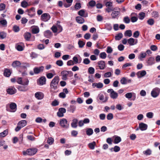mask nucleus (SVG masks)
Wrapping results in <instances>:
<instances>
[{
  "mask_svg": "<svg viewBox=\"0 0 160 160\" xmlns=\"http://www.w3.org/2000/svg\"><path fill=\"white\" fill-rule=\"evenodd\" d=\"M59 81V78L58 76H56L52 79L50 84L51 89L54 90L57 89L58 84Z\"/></svg>",
  "mask_w": 160,
  "mask_h": 160,
  "instance_id": "obj_1",
  "label": "nucleus"
},
{
  "mask_svg": "<svg viewBox=\"0 0 160 160\" xmlns=\"http://www.w3.org/2000/svg\"><path fill=\"white\" fill-rule=\"evenodd\" d=\"M38 151V150L37 148H31L27 149L26 151H23L22 153L24 155L33 156L37 153Z\"/></svg>",
  "mask_w": 160,
  "mask_h": 160,
  "instance_id": "obj_2",
  "label": "nucleus"
},
{
  "mask_svg": "<svg viewBox=\"0 0 160 160\" xmlns=\"http://www.w3.org/2000/svg\"><path fill=\"white\" fill-rule=\"evenodd\" d=\"M112 13L111 16L112 19H118L121 13L120 8H114L112 10Z\"/></svg>",
  "mask_w": 160,
  "mask_h": 160,
  "instance_id": "obj_3",
  "label": "nucleus"
},
{
  "mask_svg": "<svg viewBox=\"0 0 160 160\" xmlns=\"http://www.w3.org/2000/svg\"><path fill=\"white\" fill-rule=\"evenodd\" d=\"M105 3V5L107 7L105 9V11L108 13L111 12L112 9L114 8L112 6V2L110 1H108L106 2Z\"/></svg>",
  "mask_w": 160,
  "mask_h": 160,
  "instance_id": "obj_4",
  "label": "nucleus"
},
{
  "mask_svg": "<svg viewBox=\"0 0 160 160\" xmlns=\"http://www.w3.org/2000/svg\"><path fill=\"white\" fill-rule=\"evenodd\" d=\"M50 15L48 13H45L42 14L41 16V20L44 22L48 21L50 18Z\"/></svg>",
  "mask_w": 160,
  "mask_h": 160,
  "instance_id": "obj_5",
  "label": "nucleus"
},
{
  "mask_svg": "<svg viewBox=\"0 0 160 160\" xmlns=\"http://www.w3.org/2000/svg\"><path fill=\"white\" fill-rule=\"evenodd\" d=\"M60 124L63 128H67L69 127V124L68 123V121L66 119L62 118L60 119Z\"/></svg>",
  "mask_w": 160,
  "mask_h": 160,
  "instance_id": "obj_6",
  "label": "nucleus"
},
{
  "mask_svg": "<svg viewBox=\"0 0 160 160\" xmlns=\"http://www.w3.org/2000/svg\"><path fill=\"white\" fill-rule=\"evenodd\" d=\"M160 89L158 88H156L153 89L151 92V95L153 98L157 97L159 94Z\"/></svg>",
  "mask_w": 160,
  "mask_h": 160,
  "instance_id": "obj_7",
  "label": "nucleus"
},
{
  "mask_svg": "<svg viewBox=\"0 0 160 160\" xmlns=\"http://www.w3.org/2000/svg\"><path fill=\"white\" fill-rule=\"evenodd\" d=\"M107 92L108 93H110V95L111 98L114 99L118 98V93L115 92L113 89H108Z\"/></svg>",
  "mask_w": 160,
  "mask_h": 160,
  "instance_id": "obj_8",
  "label": "nucleus"
},
{
  "mask_svg": "<svg viewBox=\"0 0 160 160\" xmlns=\"http://www.w3.org/2000/svg\"><path fill=\"white\" fill-rule=\"evenodd\" d=\"M62 74V79L66 80L67 79V76L69 74H71V76L73 75V73L71 71H64L61 72Z\"/></svg>",
  "mask_w": 160,
  "mask_h": 160,
  "instance_id": "obj_9",
  "label": "nucleus"
},
{
  "mask_svg": "<svg viewBox=\"0 0 160 160\" xmlns=\"http://www.w3.org/2000/svg\"><path fill=\"white\" fill-rule=\"evenodd\" d=\"M66 112V109L64 108H61L59 109L57 113V116L59 117L63 116V113Z\"/></svg>",
  "mask_w": 160,
  "mask_h": 160,
  "instance_id": "obj_10",
  "label": "nucleus"
},
{
  "mask_svg": "<svg viewBox=\"0 0 160 160\" xmlns=\"http://www.w3.org/2000/svg\"><path fill=\"white\" fill-rule=\"evenodd\" d=\"M44 69V67L42 66L39 67H36L33 68V71L35 74H38L41 72Z\"/></svg>",
  "mask_w": 160,
  "mask_h": 160,
  "instance_id": "obj_11",
  "label": "nucleus"
},
{
  "mask_svg": "<svg viewBox=\"0 0 160 160\" xmlns=\"http://www.w3.org/2000/svg\"><path fill=\"white\" fill-rule=\"evenodd\" d=\"M35 97L37 99L41 100L43 98L44 95L42 92H38L35 93Z\"/></svg>",
  "mask_w": 160,
  "mask_h": 160,
  "instance_id": "obj_12",
  "label": "nucleus"
},
{
  "mask_svg": "<svg viewBox=\"0 0 160 160\" xmlns=\"http://www.w3.org/2000/svg\"><path fill=\"white\" fill-rule=\"evenodd\" d=\"M9 108L11 111V112H14L17 110V105L14 102H11L9 104Z\"/></svg>",
  "mask_w": 160,
  "mask_h": 160,
  "instance_id": "obj_13",
  "label": "nucleus"
},
{
  "mask_svg": "<svg viewBox=\"0 0 160 160\" xmlns=\"http://www.w3.org/2000/svg\"><path fill=\"white\" fill-rule=\"evenodd\" d=\"M78 14L81 17L86 18L88 17V13L85 12L84 9H81L78 12Z\"/></svg>",
  "mask_w": 160,
  "mask_h": 160,
  "instance_id": "obj_14",
  "label": "nucleus"
},
{
  "mask_svg": "<svg viewBox=\"0 0 160 160\" xmlns=\"http://www.w3.org/2000/svg\"><path fill=\"white\" fill-rule=\"evenodd\" d=\"M98 64L99 69L101 70L104 69L105 67V62L104 61L101 60L98 62Z\"/></svg>",
  "mask_w": 160,
  "mask_h": 160,
  "instance_id": "obj_15",
  "label": "nucleus"
},
{
  "mask_svg": "<svg viewBox=\"0 0 160 160\" xmlns=\"http://www.w3.org/2000/svg\"><path fill=\"white\" fill-rule=\"evenodd\" d=\"M46 78L44 76H42L40 78L38 79V83H39L40 85H43L45 84L46 83Z\"/></svg>",
  "mask_w": 160,
  "mask_h": 160,
  "instance_id": "obj_16",
  "label": "nucleus"
},
{
  "mask_svg": "<svg viewBox=\"0 0 160 160\" xmlns=\"http://www.w3.org/2000/svg\"><path fill=\"white\" fill-rule=\"evenodd\" d=\"M12 73V71L8 68H5L3 72L4 75L6 77H9Z\"/></svg>",
  "mask_w": 160,
  "mask_h": 160,
  "instance_id": "obj_17",
  "label": "nucleus"
},
{
  "mask_svg": "<svg viewBox=\"0 0 160 160\" xmlns=\"http://www.w3.org/2000/svg\"><path fill=\"white\" fill-rule=\"evenodd\" d=\"M139 127L141 131H144L147 129L148 125L146 124L141 122L139 124Z\"/></svg>",
  "mask_w": 160,
  "mask_h": 160,
  "instance_id": "obj_18",
  "label": "nucleus"
},
{
  "mask_svg": "<svg viewBox=\"0 0 160 160\" xmlns=\"http://www.w3.org/2000/svg\"><path fill=\"white\" fill-rule=\"evenodd\" d=\"M7 92L9 94L13 95L16 92V90L15 88H8L7 90Z\"/></svg>",
  "mask_w": 160,
  "mask_h": 160,
  "instance_id": "obj_19",
  "label": "nucleus"
},
{
  "mask_svg": "<svg viewBox=\"0 0 160 160\" xmlns=\"http://www.w3.org/2000/svg\"><path fill=\"white\" fill-rule=\"evenodd\" d=\"M146 74V72L145 70H142L138 71L136 74L138 78H141L144 76Z\"/></svg>",
  "mask_w": 160,
  "mask_h": 160,
  "instance_id": "obj_20",
  "label": "nucleus"
},
{
  "mask_svg": "<svg viewBox=\"0 0 160 160\" xmlns=\"http://www.w3.org/2000/svg\"><path fill=\"white\" fill-rule=\"evenodd\" d=\"M76 20L78 23L79 24H82L85 22L84 19L80 16L76 17Z\"/></svg>",
  "mask_w": 160,
  "mask_h": 160,
  "instance_id": "obj_21",
  "label": "nucleus"
},
{
  "mask_svg": "<svg viewBox=\"0 0 160 160\" xmlns=\"http://www.w3.org/2000/svg\"><path fill=\"white\" fill-rule=\"evenodd\" d=\"M147 63L149 65H152L155 63L154 58L152 57H150L147 60Z\"/></svg>",
  "mask_w": 160,
  "mask_h": 160,
  "instance_id": "obj_22",
  "label": "nucleus"
},
{
  "mask_svg": "<svg viewBox=\"0 0 160 160\" xmlns=\"http://www.w3.org/2000/svg\"><path fill=\"white\" fill-rule=\"evenodd\" d=\"M78 122V120L77 118L73 119L71 124V127L73 128H76L77 127Z\"/></svg>",
  "mask_w": 160,
  "mask_h": 160,
  "instance_id": "obj_23",
  "label": "nucleus"
},
{
  "mask_svg": "<svg viewBox=\"0 0 160 160\" xmlns=\"http://www.w3.org/2000/svg\"><path fill=\"white\" fill-rule=\"evenodd\" d=\"M18 90L22 92H25L28 90V88L26 86H18L17 88Z\"/></svg>",
  "mask_w": 160,
  "mask_h": 160,
  "instance_id": "obj_24",
  "label": "nucleus"
},
{
  "mask_svg": "<svg viewBox=\"0 0 160 160\" xmlns=\"http://www.w3.org/2000/svg\"><path fill=\"white\" fill-rule=\"evenodd\" d=\"M92 86L93 87H96L98 88H101L103 87V84L102 83L99 82L98 83H93Z\"/></svg>",
  "mask_w": 160,
  "mask_h": 160,
  "instance_id": "obj_25",
  "label": "nucleus"
},
{
  "mask_svg": "<svg viewBox=\"0 0 160 160\" xmlns=\"http://www.w3.org/2000/svg\"><path fill=\"white\" fill-rule=\"evenodd\" d=\"M76 107L74 105H71L67 108V111L73 113L75 110Z\"/></svg>",
  "mask_w": 160,
  "mask_h": 160,
  "instance_id": "obj_26",
  "label": "nucleus"
},
{
  "mask_svg": "<svg viewBox=\"0 0 160 160\" xmlns=\"http://www.w3.org/2000/svg\"><path fill=\"white\" fill-rule=\"evenodd\" d=\"M44 35L47 38H49L52 36V33L50 30H48L44 32Z\"/></svg>",
  "mask_w": 160,
  "mask_h": 160,
  "instance_id": "obj_27",
  "label": "nucleus"
},
{
  "mask_svg": "<svg viewBox=\"0 0 160 160\" xmlns=\"http://www.w3.org/2000/svg\"><path fill=\"white\" fill-rule=\"evenodd\" d=\"M18 124L22 128L26 125L27 121L26 120H22L19 121Z\"/></svg>",
  "mask_w": 160,
  "mask_h": 160,
  "instance_id": "obj_28",
  "label": "nucleus"
},
{
  "mask_svg": "<svg viewBox=\"0 0 160 160\" xmlns=\"http://www.w3.org/2000/svg\"><path fill=\"white\" fill-rule=\"evenodd\" d=\"M21 65L20 62L18 61H14L12 63V65L14 68H16L17 67H19Z\"/></svg>",
  "mask_w": 160,
  "mask_h": 160,
  "instance_id": "obj_29",
  "label": "nucleus"
},
{
  "mask_svg": "<svg viewBox=\"0 0 160 160\" xmlns=\"http://www.w3.org/2000/svg\"><path fill=\"white\" fill-rule=\"evenodd\" d=\"M96 145V142L93 141L91 143H90L88 144V146L89 148L91 149H94L95 148V146Z\"/></svg>",
  "mask_w": 160,
  "mask_h": 160,
  "instance_id": "obj_30",
  "label": "nucleus"
},
{
  "mask_svg": "<svg viewBox=\"0 0 160 160\" xmlns=\"http://www.w3.org/2000/svg\"><path fill=\"white\" fill-rule=\"evenodd\" d=\"M24 37L25 39L29 41L31 37V34L29 32H26L24 34Z\"/></svg>",
  "mask_w": 160,
  "mask_h": 160,
  "instance_id": "obj_31",
  "label": "nucleus"
},
{
  "mask_svg": "<svg viewBox=\"0 0 160 160\" xmlns=\"http://www.w3.org/2000/svg\"><path fill=\"white\" fill-rule=\"evenodd\" d=\"M121 141V138L120 137L118 136H115L114 140V143L117 144L120 142Z\"/></svg>",
  "mask_w": 160,
  "mask_h": 160,
  "instance_id": "obj_32",
  "label": "nucleus"
},
{
  "mask_svg": "<svg viewBox=\"0 0 160 160\" xmlns=\"http://www.w3.org/2000/svg\"><path fill=\"white\" fill-rule=\"evenodd\" d=\"M86 134L88 136H90L93 133V130L91 128H88L86 130Z\"/></svg>",
  "mask_w": 160,
  "mask_h": 160,
  "instance_id": "obj_33",
  "label": "nucleus"
},
{
  "mask_svg": "<svg viewBox=\"0 0 160 160\" xmlns=\"http://www.w3.org/2000/svg\"><path fill=\"white\" fill-rule=\"evenodd\" d=\"M8 133V130L6 129L4 130L2 132L0 133V138L6 136Z\"/></svg>",
  "mask_w": 160,
  "mask_h": 160,
  "instance_id": "obj_34",
  "label": "nucleus"
},
{
  "mask_svg": "<svg viewBox=\"0 0 160 160\" xmlns=\"http://www.w3.org/2000/svg\"><path fill=\"white\" fill-rule=\"evenodd\" d=\"M123 37V35L122 33H119L117 34L115 37L116 40H119Z\"/></svg>",
  "mask_w": 160,
  "mask_h": 160,
  "instance_id": "obj_35",
  "label": "nucleus"
},
{
  "mask_svg": "<svg viewBox=\"0 0 160 160\" xmlns=\"http://www.w3.org/2000/svg\"><path fill=\"white\" fill-rule=\"evenodd\" d=\"M124 35L125 36H128L130 37L132 35V32L131 30H127L125 31L124 33Z\"/></svg>",
  "mask_w": 160,
  "mask_h": 160,
  "instance_id": "obj_36",
  "label": "nucleus"
},
{
  "mask_svg": "<svg viewBox=\"0 0 160 160\" xmlns=\"http://www.w3.org/2000/svg\"><path fill=\"white\" fill-rule=\"evenodd\" d=\"M7 33L4 32H0V38L2 39H3L6 37Z\"/></svg>",
  "mask_w": 160,
  "mask_h": 160,
  "instance_id": "obj_37",
  "label": "nucleus"
},
{
  "mask_svg": "<svg viewBox=\"0 0 160 160\" xmlns=\"http://www.w3.org/2000/svg\"><path fill=\"white\" fill-rule=\"evenodd\" d=\"M134 39L132 38H130L128 40V43L131 45H134Z\"/></svg>",
  "mask_w": 160,
  "mask_h": 160,
  "instance_id": "obj_38",
  "label": "nucleus"
},
{
  "mask_svg": "<svg viewBox=\"0 0 160 160\" xmlns=\"http://www.w3.org/2000/svg\"><path fill=\"white\" fill-rule=\"evenodd\" d=\"M78 44L79 47L80 48H82L85 45V43L82 41L79 40L78 42Z\"/></svg>",
  "mask_w": 160,
  "mask_h": 160,
  "instance_id": "obj_39",
  "label": "nucleus"
},
{
  "mask_svg": "<svg viewBox=\"0 0 160 160\" xmlns=\"http://www.w3.org/2000/svg\"><path fill=\"white\" fill-rule=\"evenodd\" d=\"M95 69L94 68L92 67H89L88 69V72L89 73L92 74L94 73Z\"/></svg>",
  "mask_w": 160,
  "mask_h": 160,
  "instance_id": "obj_40",
  "label": "nucleus"
},
{
  "mask_svg": "<svg viewBox=\"0 0 160 160\" xmlns=\"http://www.w3.org/2000/svg\"><path fill=\"white\" fill-rule=\"evenodd\" d=\"M81 8V3L79 2L76 3L74 6V8L76 10L80 9Z\"/></svg>",
  "mask_w": 160,
  "mask_h": 160,
  "instance_id": "obj_41",
  "label": "nucleus"
},
{
  "mask_svg": "<svg viewBox=\"0 0 160 160\" xmlns=\"http://www.w3.org/2000/svg\"><path fill=\"white\" fill-rule=\"evenodd\" d=\"M145 17V13L144 12H141L139 14V18L140 20H142Z\"/></svg>",
  "mask_w": 160,
  "mask_h": 160,
  "instance_id": "obj_42",
  "label": "nucleus"
},
{
  "mask_svg": "<svg viewBox=\"0 0 160 160\" xmlns=\"http://www.w3.org/2000/svg\"><path fill=\"white\" fill-rule=\"evenodd\" d=\"M0 23L3 26H6L7 24V22L6 20L2 19L0 21Z\"/></svg>",
  "mask_w": 160,
  "mask_h": 160,
  "instance_id": "obj_43",
  "label": "nucleus"
},
{
  "mask_svg": "<svg viewBox=\"0 0 160 160\" xmlns=\"http://www.w3.org/2000/svg\"><path fill=\"white\" fill-rule=\"evenodd\" d=\"M121 83L122 84H125L127 83V80L125 78H122L120 81Z\"/></svg>",
  "mask_w": 160,
  "mask_h": 160,
  "instance_id": "obj_44",
  "label": "nucleus"
},
{
  "mask_svg": "<svg viewBox=\"0 0 160 160\" xmlns=\"http://www.w3.org/2000/svg\"><path fill=\"white\" fill-rule=\"evenodd\" d=\"M123 21L126 23H128L130 22V19L128 16L124 17L123 18Z\"/></svg>",
  "mask_w": 160,
  "mask_h": 160,
  "instance_id": "obj_45",
  "label": "nucleus"
},
{
  "mask_svg": "<svg viewBox=\"0 0 160 160\" xmlns=\"http://www.w3.org/2000/svg\"><path fill=\"white\" fill-rule=\"evenodd\" d=\"M107 54L105 52H102L100 53L99 55L100 57L102 59H105L106 58Z\"/></svg>",
  "mask_w": 160,
  "mask_h": 160,
  "instance_id": "obj_46",
  "label": "nucleus"
},
{
  "mask_svg": "<svg viewBox=\"0 0 160 160\" xmlns=\"http://www.w3.org/2000/svg\"><path fill=\"white\" fill-rule=\"evenodd\" d=\"M30 67V64L26 62L22 64V65L21 66V67L24 68H26L27 67Z\"/></svg>",
  "mask_w": 160,
  "mask_h": 160,
  "instance_id": "obj_47",
  "label": "nucleus"
},
{
  "mask_svg": "<svg viewBox=\"0 0 160 160\" xmlns=\"http://www.w3.org/2000/svg\"><path fill=\"white\" fill-rule=\"evenodd\" d=\"M148 23L150 25H152L154 23V20L152 18L149 19L147 21Z\"/></svg>",
  "mask_w": 160,
  "mask_h": 160,
  "instance_id": "obj_48",
  "label": "nucleus"
},
{
  "mask_svg": "<svg viewBox=\"0 0 160 160\" xmlns=\"http://www.w3.org/2000/svg\"><path fill=\"white\" fill-rule=\"evenodd\" d=\"M73 62L74 63V64H76L77 63H79L80 62H78V59L76 56H75L74 57L72 58Z\"/></svg>",
  "mask_w": 160,
  "mask_h": 160,
  "instance_id": "obj_49",
  "label": "nucleus"
},
{
  "mask_svg": "<svg viewBox=\"0 0 160 160\" xmlns=\"http://www.w3.org/2000/svg\"><path fill=\"white\" fill-rule=\"evenodd\" d=\"M89 6L91 7H93L96 5V2L94 0H91L90 1L89 3Z\"/></svg>",
  "mask_w": 160,
  "mask_h": 160,
  "instance_id": "obj_50",
  "label": "nucleus"
},
{
  "mask_svg": "<svg viewBox=\"0 0 160 160\" xmlns=\"http://www.w3.org/2000/svg\"><path fill=\"white\" fill-rule=\"evenodd\" d=\"M113 117V115L112 113H109L108 114L107 116V118L108 120H112Z\"/></svg>",
  "mask_w": 160,
  "mask_h": 160,
  "instance_id": "obj_51",
  "label": "nucleus"
},
{
  "mask_svg": "<svg viewBox=\"0 0 160 160\" xmlns=\"http://www.w3.org/2000/svg\"><path fill=\"white\" fill-rule=\"evenodd\" d=\"M143 153L146 155H150L151 154V151L149 149H148L143 152Z\"/></svg>",
  "mask_w": 160,
  "mask_h": 160,
  "instance_id": "obj_52",
  "label": "nucleus"
},
{
  "mask_svg": "<svg viewBox=\"0 0 160 160\" xmlns=\"http://www.w3.org/2000/svg\"><path fill=\"white\" fill-rule=\"evenodd\" d=\"M39 29L38 28H34L32 30V32L34 34H37L39 32Z\"/></svg>",
  "mask_w": 160,
  "mask_h": 160,
  "instance_id": "obj_53",
  "label": "nucleus"
},
{
  "mask_svg": "<svg viewBox=\"0 0 160 160\" xmlns=\"http://www.w3.org/2000/svg\"><path fill=\"white\" fill-rule=\"evenodd\" d=\"M146 116L149 118H152L153 116V113L151 112H148L146 114Z\"/></svg>",
  "mask_w": 160,
  "mask_h": 160,
  "instance_id": "obj_54",
  "label": "nucleus"
},
{
  "mask_svg": "<svg viewBox=\"0 0 160 160\" xmlns=\"http://www.w3.org/2000/svg\"><path fill=\"white\" fill-rule=\"evenodd\" d=\"M140 34L139 32L138 31H136L133 34V37L135 38H138Z\"/></svg>",
  "mask_w": 160,
  "mask_h": 160,
  "instance_id": "obj_55",
  "label": "nucleus"
},
{
  "mask_svg": "<svg viewBox=\"0 0 160 160\" xmlns=\"http://www.w3.org/2000/svg\"><path fill=\"white\" fill-rule=\"evenodd\" d=\"M53 139L52 138L50 137L48 138V142L49 144L51 145L53 143Z\"/></svg>",
  "mask_w": 160,
  "mask_h": 160,
  "instance_id": "obj_56",
  "label": "nucleus"
},
{
  "mask_svg": "<svg viewBox=\"0 0 160 160\" xmlns=\"http://www.w3.org/2000/svg\"><path fill=\"white\" fill-rule=\"evenodd\" d=\"M28 5V2L25 1H23L21 3V6L23 8H26L27 6Z\"/></svg>",
  "mask_w": 160,
  "mask_h": 160,
  "instance_id": "obj_57",
  "label": "nucleus"
},
{
  "mask_svg": "<svg viewBox=\"0 0 160 160\" xmlns=\"http://www.w3.org/2000/svg\"><path fill=\"white\" fill-rule=\"evenodd\" d=\"M90 61L89 59L88 58H85L84 59L83 63L87 65L90 63Z\"/></svg>",
  "mask_w": 160,
  "mask_h": 160,
  "instance_id": "obj_58",
  "label": "nucleus"
},
{
  "mask_svg": "<svg viewBox=\"0 0 160 160\" xmlns=\"http://www.w3.org/2000/svg\"><path fill=\"white\" fill-rule=\"evenodd\" d=\"M56 64L58 66H61L63 65V62L62 60H58L56 61Z\"/></svg>",
  "mask_w": 160,
  "mask_h": 160,
  "instance_id": "obj_59",
  "label": "nucleus"
},
{
  "mask_svg": "<svg viewBox=\"0 0 160 160\" xmlns=\"http://www.w3.org/2000/svg\"><path fill=\"white\" fill-rule=\"evenodd\" d=\"M112 76V73L111 72H108L104 74V77L105 78H109Z\"/></svg>",
  "mask_w": 160,
  "mask_h": 160,
  "instance_id": "obj_60",
  "label": "nucleus"
},
{
  "mask_svg": "<svg viewBox=\"0 0 160 160\" xmlns=\"http://www.w3.org/2000/svg\"><path fill=\"white\" fill-rule=\"evenodd\" d=\"M13 30L15 32H18L20 30L19 27L16 25L14 26L13 27Z\"/></svg>",
  "mask_w": 160,
  "mask_h": 160,
  "instance_id": "obj_61",
  "label": "nucleus"
},
{
  "mask_svg": "<svg viewBox=\"0 0 160 160\" xmlns=\"http://www.w3.org/2000/svg\"><path fill=\"white\" fill-rule=\"evenodd\" d=\"M51 29L52 30V32L54 33H56L57 32L58 30V28L56 26L54 25H53L51 28Z\"/></svg>",
  "mask_w": 160,
  "mask_h": 160,
  "instance_id": "obj_62",
  "label": "nucleus"
},
{
  "mask_svg": "<svg viewBox=\"0 0 160 160\" xmlns=\"http://www.w3.org/2000/svg\"><path fill=\"white\" fill-rule=\"evenodd\" d=\"M27 138L28 140L32 141L35 140V138L34 136H32V135L27 136Z\"/></svg>",
  "mask_w": 160,
  "mask_h": 160,
  "instance_id": "obj_63",
  "label": "nucleus"
},
{
  "mask_svg": "<svg viewBox=\"0 0 160 160\" xmlns=\"http://www.w3.org/2000/svg\"><path fill=\"white\" fill-rule=\"evenodd\" d=\"M120 150V148L117 146H115L113 148V151L115 152H119Z\"/></svg>",
  "mask_w": 160,
  "mask_h": 160,
  "instance_id": "obj_64",
  "label": "nucleus"
}]
</instances>
